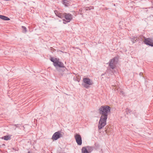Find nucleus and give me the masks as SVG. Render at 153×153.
Masks as SVG:
<instances>
[{"instance_id": "1", "label": "nucleus", "mask_w": 153, "mask_h": 153, "mask_svg": "<svg viewBox=\"0 0 153 153\" xmlns=\"http://www.w3.org/2000/svg\"><path fill=\"white\" fill-rule=\"evenodd\" d=\"M50 59L53 63V65L56 70L59 72H60V74L61 76H63L64 74V72L65 69H67L63 63L60 61L59 58L50 57Z\"/></svg>"}, {"instance_id": "2", "label": "nucleus", "mask_w": 153, "mask_h": 153, "mask_svg": "<svg viewBox=\"0 0 153 153\" xmlns=\"http://www.w3.org/2000/svg\"><path fill=\"white\" fill-rule=\"evenodd\" d=\"M99 112L101 117H108V114L111 112V108L108 105H103L99 108Z\"/></svg>"}, {"instance_id": "3", "label": "nucleus", "mask_w": 153, "mask_h": 153, "mask_svg": "<svg viewBox=\"0 0 153 153\" xmlns=\"http://www.w3.org/2000/svg\"><path fill=\"white\" fill-rule=\"evenodd\" d=\"M118 61V57L115 56L113 59H110L109 62L107 63L108 64V66L110 69L109 70L107 68V69L106 71L107 72L108 71H111V69H114L116 67V65L117 64Z\"/></svg>"}, {"instance_id": "4", "label": "nucleus", "mask_w": 153, "mask_h": 153, "mask_svg": "<svg viewBox=\"0 0 153 153\" xmlns=\"http://www.w3.org/2000/svg\"><path fill=\"white\" fill-rule=\"evenodd\" d=\"M93 84L92 81L88 77L83 78V82L82 85L85 88L88 89L90 87V85H92Z\"/></svg>"}, {"instance_id": "5", "label": "nucleus", "mask_w": 153, "mask_h": 153, "mask_svg": "<svg viewBox=\"0 0 153 153\" xmlns=\"http://www.w3.org/2000/svg\"><path fill=\"white\" fill-rule=\"evenodd\" d=\"M55 13L57 16L61 19L65 18V19H72L73 18V16L69 13H59L57 11H55Z\"/></svg>"}, {"instance_id": "6", "label": "nucleus", "mask_w": 153, "mask_h": 153, "mask_svg": "<svg viewBox=\"0 0 153 153\" xmlns=\"http://www.w3.org/2000/svg\"><path fill=\"white\" fill-rule=\"evenodd\" d=\"M107 118V117H100L98 125L99 129H102L106 125Z\"/></svg>"}, {"instance_id": "7", "label": "nucleus", "mask_w": 153, "mask_h": 153, "mask_svg": "<svg viewBox=\"0 0 153 153\" xmlns=\"http://www.w3.org/2000/svg\"><path fill=\"white\" fill-rule=\"evenodd\" d=\"M144 41H143L144 44L149 46L153 47V39L150 38H146L143 37Z\"/></svg>"}, {"instance_id": "8", "label": "nucleus", "mask_w": 153, "mask_h": 153, "mask_svg": "<svg viewBox=\"0 0 153 153\" xmlns=\"http://www.w3.org/2000/svg\"><path fill=\"white\" fill-rule=\"evenodd\" d=\"M61 133V131H59L53 134L52 137V139L53 141L56 140L62 137V135Z\"/></svg>"}, {"instance_id": "9", "label": "nucleus", "mask_w": 153, "mask_h": 153, "mask_svg": "<svg viewBox=\"0 0 153 153\" xmlns=\"http://www.w3.org/2000/svg\"><path fill=\"white\" fill-rule=\"evenodd\" d=\"M74 137L78 145H81L82 143V141L81 135L79 134L76 133L75 134Z\"/></svg>"}, {"instance_id": "10", "label": "nucleus", "mask_w": 153, "mask_h": 153, "mask_svg": "<svg viewBox=\"0 0 153 153\" xmlns=\"http://www.w3.org/2000/svg\"><path fill=\"white\" fill-rule=\"evenodd\" d=\"M131 41L134 44L138 41V38L136 36H134L130 38Z\"/></svg>"}, {"instance_id": "11", "label": "nucleus", "mask_w": 153, "mask_h": 153, "mask_svg": "<svg viewBox=\"0 0 153 153\" xmlns=\"http://www.w3.org/2000/svg\"><path fill=\"white\" fill-rule=\"evenodd\" d=\"M82 153H89L88 151V149L87 146L83 147L82 149Z\"/></svg>"}, {"instance_id": "12", "label": "nucleus", "mask_w": 153, "mask_h": 153, "mask_svg": "<svg viewBox=\"0 0 153 153\" xmlns=\"http://www.w3.org/2000/svg\"><path fill=\"white\" fill-rule=\"evenodd\" d=\"M11 137L10 135H6L1 137L2 139H4L5 140H8L10 139Z\"/></svg>"}, {"instance_id": "13", "label": "nucleus", "mask_w": 153, "mask_h": 153, "mask_svg": "<svg viewBox=\"0 0 153 153\" xmlns=\"http://www.w3.org/2000/svg\"><path fill=\"white\" fill-rule=\"evenodd\" d=\"M87 147L89 153H90L92 152L94 148L93 146H87Z\"/></svg>"}, {"instance_id": "14", "label": "nucleus", "mask_w": 153, "mask_h": 153, "mask_svg": "<svg viewBox=\"0 0 153 153\" xmlns=\"http://www.w3.org/2000/svg\"><path fill=\"white\" fill-rule=\"evenodd\" d=\"M63 4L66 6H68L69 4L67 0H63Z\"/></svg>"}, {"instance_id": "15", "label": "nucleus", "mask_w": 153, "mask_h": 153, "mask_svg": "<svg viewBox=\"0 0 153 153\" xmlns=\"http://www.w3.org/2000/svg\"><path fill=\"white\" fill-rule=\"evenodd\" d=\"M22 28L23 29V32L24 33H25L26 32H27V28L25 27L22 26Z\"/></svg>"}, {"instance_id": "16", "label": "nucleus", "mask_w": 153, "mask_h": 153, "mask_svg": "<svg viewBox=\"0 0 153 153\" xmlns=\"http://www.w3.org/2000/svg\"><path fill=\"white\" fill-rule=\"evenodd\" d=\"M0 19H10L9 18L2 15H0Z\"/></svg>"}, {"instance_id": "17", "label": "nucleus", "mask_w": 153, "mask_h": 153, "mask_svg": "<svg viewBox=\"0 0 153 153\" xmlns=\"http://www.w3.org/2000/svg\"><path fill=\"white\" fill-rule=\"evenodd\" d=\"M71 20H62L63 23L64 24H66L68 22H69Z\"/></svg>"}, {"instance_id": "18", "label": "nucleus", "mask_w": 153, "mask_h": 153, "mask_svg": "<svg viewBox=\"0 0 153 153\" xmlns=\"http://www.w3.org/2000/svg\"><path fill=\"white\" fill-rule=\"evenodd\" d=\"M94 7L92 6H90L89 7H87L85 8V10H90L91 9H93Z\"/></svg>"}, {"instance_id": "19", "label": "nucleus", "mask_w": 153, "mask_h": 153, "mask_svg": "<svg viewBox=\"0 0 153 153\" xmlns=\"http://www.w3.org/2000/svg\"><path fill=\"white\" fill-rule=\"evenodd\" d=\"M13 126L16 127V128H19L20 127L21 125L20 124H14L13 125Z\"/></svg>"}, {"instance_id": "20", "label": "nucleus", "mask_w": 153, "mask_h": 153, "mask_svg": "<svg viewBox=\"0 0 153 153\" xmlns=\"http://www.w3.org/2000/svg\"><path fill=\"white\" fill-rule=\"evenodd\" d=\"M128 112L129 113H130L131 111L129 109H128Z\"/></svg>"}, {"instance_id": "21", "label": "nucleus", "mask_w": 153, "mask_h": 153, "mask_svg": "<svg viewBox=\"0 0 153 153\" xmlns=\"http://www.w3.org/2000/svg\"><path fill=\"white\" fill-rule=\"evenodd\" d=\"M142 74V72H140V74H139V75H140V76H141V75Z\"/></svg>"}, {"instance_id": "22", "label": "nucleus", "mask_w": 153, "mask_h": 153, "mask_svg": "<svg viewBox=\"0 0 153 153\" xmlns=\"http://www.w3.org/2000/svg\"><path fill=\"white\" fill-rule=\"evenodd\" d=\"M76 81H77L78 82H79L80 81V79H79V80H76Z\"/></svg>"}, {"instance_id": "23", "label": "nucleus", "mask_w": 153, "mask_h": 153, "mask_svg": "<svg viewBox=\"0 0 153 153\" xmlns=\"http://www.w3.org/2000/svg\"><path fill=\"white\" fill-rule=\"evenodd\" d=\"M104 74H102V75H102V76H103V75H104Z\"/></svg>"}, {"instance_id": "24", "label": "nucleus", "mask_w": 153, "mask_h": 153, "mask_svg": "<svg viewBox=\"0 0 153 153\" xmlns=\"http://www.w3.org/2000/svg\"><path fill=\"white\" fill-rule=\"evenodd\" d=\"M61 21H62V20H59V22H61Z\"/></svg>"}, {"instance_id": "25", "label": "nucleus", "mask_w": 153, "mask_h": 153, "mask_svg": "<svg viewBox=\"0 0 153 153\" xmlns=\"http://www.w3.org/2000/svg\"><path fill=\"white\" fill-rule=\"evenodd\" d=\"M60 51V52H62L63 53V51Z\"/></svg>"}, {"instance_id": "26", "label": "nucleus", "mask_w": 153, "mask_h": 153, "mask_svg": "<svg viewBox=\"0 0 153 153\" xmlns=\"http://www.w3.org/2000/svg\"><path fill=\"white\" fill-rule=\"evenodd\" d=\"M6 20V21H7V20H7V19H6V20Z\"/></svg>"}, {"instance_id": "27", "label": "nucleus", "mask_w": 153, "mask_h": 153, "mask_svg": "<svg viewBox=\"0 0 153 153\" xmlns=\"http://www.w3.org/2000/svg\"><path fill=\"white\" fill-rule=\"evenodd\" d=\"M0 147H1V146L0 145Z\"/></svg>"}, {"instance_id": "28", "label": "nucleus", "mask_w": 153, "mask_h": 153, "mask_svg": "<svg viewBox=\"0 0 153 153\" xmlns=\"http://www.w3.org/2000/svg\"><path fill=\"white\" fill-rule=\"evenodd\" d=\"M0 138H1L0 137Z\"/></svg>"}]
</instances>
